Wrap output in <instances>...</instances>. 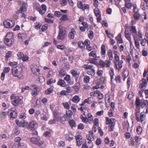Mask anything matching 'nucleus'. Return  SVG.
Returning a JSON list of instances; mask_svg holds the SVG:
<instances>
[{
	"label": "nucleus",
	"mask_w": 148,
	"mask_h": 148,
	"mask_svg": "<svg viewBox=\"0 0 148 148\" xmlns=\"http://www.w3.org/2000/svg\"><path fill=\"white\" fill-rule=\"evenodd\" d=\"M108 54L109 60H112L113 59V57L112 53V51L111 49H109L108 51Z\"/></svg>",
	"instance_id": "36"
},
{
	"label": "nucleus",
	"mask_w": 148,
	"mask_h": 148,
	"mask_svg": "<svg viewBox=\"0 0 148 148\" xmlns=\"http://www.w3.org/2000/svg\"><path fill=\"white\" fill-rule=\"evenodd\" d=\"M57 84L62 87H64L66 86V82L64 81V80H62V79H59V81L57 83Z\"/></svg>",
	"instance_id": "28"
},
{
	"label": "nucleus",
	"mask_w": 148,
	"mask_h": 148,
	"mask_svg": "<svg viewBox=\"0 0 148 148\" xmlns=\"http://www.w3.org/2000/svg\"><path fill=\"white\" fill-rule=\"evenodd\" d=\"M54 14L57 17H60L61 16L62 13L60 12L56 11L55 12Z\"/></svg>",
	"instance_id": "60"
},
{
	"label": "nucleus",
	"mask_w": 148,
	"mask_h": 148,
	"mask_svg": "<svg viewBox=\"0 0 148 148\" xmlns=\"http://www.w3.org/2000/svg\"><path fill=\"white\" fill-rule=\"evenodd\" d=\"M109 73L110 76L111 81L112 82V80L113 79V76L114 75V70L112 68H111L110 69L109 71Z\"/></svg>",
	"instance_id": "34"
},
{
	"label": "nucleus",
	"mask_w": 148,
	"mask_h": 148,
	"mask_svg": "<svg viewBox=\"0 0 148 148\" xmlns=\"http://www.w3.org/2000/svg\"><path fill=\"white\" fill-rule=\"evenodd\" d=\"M102 142V141L100 138H97L95 141V143L96 145H100Z\"/></svg>",
	"instance_id": "63"
},
{
	"label": "nucleus",
	"mask_w": 148,
	"mask_h": 148,
	"mask_svg": "<svg viewBox=\"0 0 148 148\" xmlns=\"http://www.w3.org/2000/svg\"><path fill=\"white\" fill-rule=\"evenodd\" d=\"M133 16L135 21H137L140 18L141 16L139 13H136L134 14Z\"/></svg>",
	"instance_id": "38"
},
{
	"label": "nucleus",
	"mask_w": 148,
	"mask_h": 148,
	"mask_svg": "<svg viewBox=\"0 0 148 148\" xmlns=\"http://www.w3.org/2000/svg\"><path fill=\"white\" fill-rule=\"evenodd\" d=\"M129 74V71L128 69H126L124 70L123 72V75L125 79L127 77Z\"/></svg>",
	"instance_id": "41"
},
{
	"label": "nucleus",
	"mask_w": 148,
	"mask_h": 148,
	"mask_svg": "<svg viewBox=\"0 0 148 148\" xmlns=\"http://www.w3.org/2000/svg\"><path fill=\"white\" fill-rule=\"evenodd\" d=\"M22 71L21 68L17 69L14 68L12 69V73L14 77L20 78L23 76Z\"/></svg>",
	"instance_id": "6"
},
{
	"label": "nucleus",
	"mask_w": 148,
	"mask_h": 148,
	"mask_svg": "<svg viewBox=\"0 0 148 148\" xmlns=\"http://www.w3.org/2000/svg\"><path fill=\"white\" fill-rule=\"evenodd\" d=\"M106 125L115 124L116 120L112 118L110 119L108 117H106Z\"/></svg>",
	"instance_id": "19"
},
{
	"label": "nucleus",
	"mask_w": 148,
	"mask_h": 148,
	"mask_svg": "<svg viewBox=\"0 0 148 148\" xmlns=\"http://www.w3.org/2000/svg\"><path fill=\"white\" fill-rule=\"evenodd\" d=\"M77 6L78 8L84 11L86 9H89V6L88 5L83 4L82 1H78L77 3Z\"/></svg>",
	"instance_id": "12"
},
{
	"label": "nucleus",
	"mask_w": 148,
	"mask_h": 148,
	"mask_svg": "<svg viewBox=\"0 0 148 148\" xmlns=\"http://www.w3.org/2000/svg\"><path fill=\"white\" fill-rule=\"evenodd\" d=\"M66 114L68 117H69L72 115L73 112L71 110H68L66 111Z\"/></svg>",
	"instance_id": "51"
},
{
	"label": "nucleus",
	"mask_w": 148,
	"mask_h": 148,
	"mask_svg": "<svg viewBox=\"0 0 148 148\" xmlns=\"http://www.w3.org/2000/svg\"><path fill=\"white\" fill-rule=\"evenodd\" d=\"M94 12L95 15L97 17V21L98 22H99L101 20V14L99 9L96 8L94 11Z\"/></svg>",
	"instance_id": "17"
},
{
	"label": "nucleus",
	"mask_w": 148,
	"mask_h": 148,
	"mask_svg": "<svg viewBox=\"0 0 148 148\" xmlns=\"http://www.w3.org/2000/svg\"><path fill=\"white\" fill-rule=\"evenodd\" d=\"M59 73L60 75L62 77L65 76L66 73V71L63 69H61Z\"/></svg>",
	"instance_id": "52"
},
{
	"label": "nucleus",
	"mask_w": 148,
	"mask_h": 148,
	"mask_svg": "<svg viewBox=\"0 0 148 148\" xmlns=\"http://www.w3.org/2000/svg\"><path fill=\"white\" fill-rule=\"evenodd\" d=\"M77 44L79 46L82 48H83L85 46L84 43L83 42H82L81 41H79L78 42Z\"/></svg>",
	"instance_id": "59"
},
{
	"label": "nucleus",
	"mask_w": 148,
	"mask_h": 148,
	"mask_svg": "<svg viewBox=\"0 0 148 148\" xmlns=\"http://www.w3.org/2000/svg\"><path fill=\"white\" fill-rule=\"evenodd\" d=\"M138 36L139 37L138 39L139 40H142L143 38H142V33L141 31L140 30H139L138 32Z\"/></svg>",
	"instance_id": "58"
},
{
	"label": "nucleus",
	"mask_w": 148,
	"mask_h": 148,
	"mask_svg": "<svg viewBox=\"0 0 148 148\" xmlns=\"http://www.w3.org/2000/svg\"><path fill=\"white\" fill-rule=\"evenodd\" d=\"M83 67L84 69H86L92 70L93 69H95L94 66L92 65L84 64L83 65Z\"/></svg>",
	"instance_id": "24"
},
{
	"label": "nucleus",
	"mask_w": 148,
	"mask_h": 148,
	"mask_svg": "<svg viewBox=\"0 0 148 148\" xmlns=\"http://www.w3.org/2000/svg\"><path fill=\"white\" fill-rule=\"evenodd\" d=\"M142 83L140 84V87L141 88L146 86L147 84V82L146 79H143L142 80Z\"/></svg>",
	"instance_id": "39"
},
{
	"label": "nucleus",
	"mask_w": 148,
	"mask_h": 148,
	"mask_svg": "<svg viewBox=\"0 0 148 148\" xmlns=\"http://www.w3.org/2000/svg\"><path fill=\"white\" fill-rule=\"evenodd\" d=\"M139 110H138V111H136L135 113L136 119L138 121H141V122H143L145 119V113L144 112H142L140 114V118L139 115L138 113L139 112Z\"/></svg>",
	"instance_id": "7"
},
{
	"label": "nucleus",
	"mask_w": 148,
	"mask_h": 148,
	"mask_svg": "<svg viewBox=\"0 0 148 148\" xmlns=\"http://www.w3.org/2000/svg\"><path fill=\"white\" fill-rule=\"evenodd\" d=\"M30 141L32 143L40 147H42L45 144V142L41 140L39 137H32L30 138Z\"/></svg>",
	"instance_id": "4"
},
{
	"label": "nucleus",
	"mask_w": 148,
	"mask_h": 148,
	"mask_svg": "<svg viewBox=\"0 0 148 148\" xmlns=\"http://www.w3.org/2000/svg\"><path fill=\"white\" fill-rule=\"evenodd\" d=\"M53 86H51L50 88H48L45 91V93L47 94H49L52 92L53 91Z\"/></svg>",
	"instance_id": "42"
},
{
	"label": "nucleus",
	"mask_w": 148,
	"mask_h": 148,
	"mask_svg": "<svg viewBox=\"0 0 148 148\" xmlns=\"http://www.w3.org/2000/svg\"><path fill=\"white\" fill-rule=\"evenodd\" d=\"M12 52L10 51H8L6 54L5 58V60H7L9 58H10L12 56Z\"/></svg>",
	"instance_id": "45"
},
{
	"label": "nucleus",
	"mask_w": 148,
	"mask_h": 148,
	"mask_svg": "<svg viewBox=\"0 0 148 148\" xmlns=\"http://www.w3.org/2000/svg\"><path fill=\"white\" fill-rule=\"evenodd\" d=\"M136 131L138 134H140L142 132V129L140 126H138L137 127Z\"/></svg>",
	"instance_id": "54"
},
{
	"label": "nucleus",
	"mask_w": 148,
	"mask_h": 148,
	"mask_svg": "<svg viewBox=\"0 0 148 148\" xmlns=\"http://www.w3.org/2000/svg\"><path fill=\"white\" fill-rule=\"evenodd\" d=\"M132 6V4L128 2H125V6L127 8L130 9Z\"/></svg>",
	"instance_id": "64"
},
{
	"label": "nucleus",
	"mask_w": 148,
	"mask_h": 148,
	"mask_svg": "<svg viewBox=\"0 0 148 148\" xmlns=\"http://www.w3.org/2000/svg\"><path fill=\"white\" fill-rule=\"evenodd\" d=\"M3 23L6 28L12 27L14 26L15 24L14 22L13 21L8 19L4 20Z\"/></svg>",
	"instance_id": "9"
},
{
	"label": "nucleus",
	"mask_w": 148,
	"mask_h": 148,
	"mask_svg": "<svg viewBox=\"0 0 148 148\" xmlns=\"http://www.w3.org/2000/svg\"><path fill=\"white\" fill-rule=\"evenodd\" d=\"M37 123L35 121H33L29 123V128L30 130H35L38 127Z\"/></svg>",
	"instance_id": "18"
},
{
	"label": "nucleus",
	"mask_w": 148,
	"mask_h": 148,
	"mask_svg": "<svg viewBox=\"0 0 148 148\" xmlns=\"http://www.w3.org/2000/svg\"><path fill=\"white\" fill-rule=\"evenodd\" d=\"M63 105L64 107L66 109H69L70 108V106L67 102H65L63 103Z\"/></svg>",
	"instance_id": "57"
},
{
	"label": "nucleus",
	"mask_w": 148,
	"mask_h": 148,
	"mask_svg": "<svg viewBox=\"0 0 148 148\" xmlns=\"http://www.w3.org/2000/svg\"><path fill=\"white\" fill-rule=\"evenodd\" d=\"M72 101L74 103H77L80 100L79 97L77 95H75L72 99Z\"/></svg>",
	"instance_id": "33"
},
{
	"label": "nucleus",
	"mask_w": 148,
	"mask_h": 148,
	"mask_svg": "<svg viewBox=\"0 0 148 148\" xmlns=\"http://www.w3.org/2000/svg\"><path fill=\"white\" fill-rule=\"evenodd\" d=\"M80 87V84L78 82L76 83L75 85L73 86L75 91H78L79 90Z\"/></svg>",
	"instance_id": "43"
},
{
	"label": "nucleus",
	"mask_w": 148,
	"mask_h": 148,
	"mask_svg": "<svg viewBox=\"0 0 148 148\" xmlns=\"http://www.w3.org/2000/svg\"><path fill=\"white\" fill-rule=\"evenodd\" d=\"M76 141V145L78 147H80L83 143L82 136L79 134L75 136Z\"/></svg>",
	"instance_id": "14"
},
{
	"label": "nucleus",
	"mask_w": 148,
	"mask_h": 148,
	"mask_svg": "<svg viewBox=\"0 0 148 148\" xmlns=\"http://www.w3.org/2000/svg\"><path fill=\"white\" fill-rule=\"evenodd\" d=\"M4 42L7 45L11 46L14 42L13 35L12 33L8 32L5 36Z\"/></svg>",
	"instance_id": "2"
},
{
	"label": "nucleus",
	"mask_w": 148,
	"mask_h": 148,
	"mask_svg": "<svg viewBox=\"0 0 148 148\" xmlns=\"http://www.w3.org/2000/svg\"><path fill=\"white\" fill-rule=\"evenodd\" d=\"M93 99V98H92L91 97H88L87 99L84 100L85 102H86V103L88 104H90L91 103Z\"/></svg>",
	"instance_id": "50"
},
{
	"label": "nucleus",
	"mask_w": 148,
	"mask_h": 148,
	"mask_svg": "<svg viewBox=\"0 0 148 148\" xmlns=\"http://www.w3.org/2000/svg\"><path fill=\"white\" fill-rule=\"evenodd\" d=\"M69 123L71 128L76 127V123L73 119H70L69 121Z\"/></svg>",
	"instance_id": "26"
},
{
	"label": "nucleus",
	"mask_w": 148,
	"mask_h": 148,
	"mask_svg": "<svg viewBox=\"0 0 148 148\" xmlns=\"http://www.w3.org/2000/svg\"><path fill=\"white\" fill-rule=\"evenodd\" d=\"M106 50L105 49V46L103 45H102L101 46V55L103 56V57L104 58H105V55L106 54Z\"/></svg>",
	"instance_id": "27"
},
{
	"label": "nucleus",
	"mask_w": 148,
	"mask_h": 148,
	"mask_svg": "<svg viewBox=\"0 0 148 148\" xmlns=\"http://www.w3.org/2000/svg\"><path fill=\"white\" fill-rule=\"evenodd\" d=\"M115 38L117 41V42L119 43H121L123 42V40L121 38V33H120L117 37Z\"/></svg>",
	"instance_id": "31"
},
{
	"label": "nucleus",
	"mask_w": 148,
	"mask_h": 148,
	"mask_svg": "<svg viewBox=\"0 0 148 148\" xmlns=\"http://www.w3.org/2000/svg\"><path fill=\"white\" fill-rule=\"evenodd\" d=\"M21 140V138L20 137H18L16 138L14 140V141L18 143V145L19 146H20L21 145L20 144V141Z\"/></svg>",
	"instance_id": "53"
},
{
	"label": "nucleus",
	"mask_w": 148,
	"mask_h": 148,
	"mask_svg": "<svg viewBox=\"0 0 148 148\" xmlns=\"http://www.w3.org/2000/svg\"><path fill=\"white\" fill-rule=\"evenodd\" d=\"M60 19L61 21H66L69 20L67 15L64 14L60 17Z\"/></svg>",
	"instance_id": "46"
},
{
	"label": "nucleus",
	"mask_w": 148,
	"mask_h": 148,
	"mask_svg": "<svg viewBox=\"0 0 148 148\" xmlns=\"http://www.w3.org/2000/svg\"><path fill=\"white\" fill-rule=\"evenodd\" d=\"M36 9L40 14H43L46 12L47 7L45 5L42 4L41 5V7H37Z\"/></svg>",
	"instance_id": "16"
},
{
	"label": "nucleus",
	"mask_w": 148,
	"mask_h": 148,
	"mask_svg": "<svg viewBox=\"0 0 148 148\" xmlns=\"http://www.w3.org/2000/svg\"><path fill=\"white\" fill-rule=\"evenodd\" d=\"M65 138L66 140L70 141L73 139V137H70L69 135H66Z\"/></svg>",
	"instance_id": "61"
},
{
	"label": "nucleus",
	"mask_w": 148,
	"mask_h": 148,
	"mask_svg": "<svg viewBox=\"0 0 148 148\" xmlns=\"http://www.w3.org/2000/svg\"><path fill=\"white\" fill-rule=\"evenodd\" d=\"M30 89L32 91L31 92V94L33 97H35L38 94L39 90L36 86L35 85L31 86Z\"/></svg>",
	"instance_id": "10"
},
{
	"label": "nucleus",
	"mask_w": 148,
	"mask_h": 148,
	"mask_svg": "<svg viewBox=\"0 0 148 148\" xmlns=\"http://www.w3.org/2000/svg\"><path fill=\"white\" fill-rule=\"evenodd\" d=\"M123 62L122 60H121L120 61L114 62V64L115 66L116 69L118 71H119L122 67V63Z\"/></svg>",
	"instance_id": "20"
},
{
	"label": "nucleus",
	"mask_w": 148,
	"mask_h": 148,
	"mask_svg": "<svg viewBox=\"0 0 148 148\" xmlns=\"http://www.w3.org/2000/svg\"><path fill=\"white\" fill-rule=\"evenodd\" d=\"M56 81V80L55 79H51L47 81V83L48 85H50L53 83H54Z\"/></svg>",
	"instance_id": "55"
},
{
	"label": "nucleus",
	"mask_w": 148,
	"mask_h": 148,
	"mask_svg": "<svg viewBox=\"0 0 148 148\" xmlns=\"http://www.w3.org/2000/svg\"><path fill=\"white\" fill-rule=\"evenodd\" d=\"M18 38L22 40L24 39L26 37V34L23 33H18Z\"/></svg>",
	"instance_id": "44"
},
{
	"label": "nucleus",
	"mask_w": 148,
	"mask_h": 148,
	"mask_svg": "<svg viewBox=\"0 0 148 148\" xmlns=\"http://www.w3.org/2000/svg\"><path fill=\"white\" fill-rule=\"evenodd\" d=\"M36 66H34L33 65H31V67L32 71L34 73H36L37 72H39L40 70L38 67H35Z\"/></svg>",
	"instance_id": "25"
},
{
	"label": "nucleus",
	"mask_w": 148,
	"mask_h": 148,
	"mask_svg": "<svg viewBox=\"0 0 148 148\" xmlns=\"http://www.w3.org/2000/svg\"><path fill=\"white\" fill-rule=\"evenodd\" d=\"M27 6L28 5L27 3L23 2L22 4L21 8L23 12H25L26 11Z\"/></svg>",
	"instance_id": "32"
},
{
	"label": "nucleus",
	"mask_w": 148,
	"mask_h": 148,
	"mask_svg": "<svg viewBox=\"0 0 148 148\" xmlns=\"http://www.w3.org/2000/svg\"><path fill=\"white\" fill-rule=\"evenodd\" d=\"M133 36L134 40L135 46L137 47V48L138 49H139L140 48L139 42L138 41V40L136 39V37H135V36L133 35Z\"/></svg>",
	"instance_id": "37"
},
{
	"label": "nucleus",
	"mask_w": 148,
	"mask_h": 148,
	"mask_svg": "<svg viewBox=\"0 0 148 148\" xmlns=\"http://www.w3.org/2000/svg\"><path fill=\"white\" fill-rule=\"evenodd\" d=\"M10 99L12 101V104L15 106L22 104L23 103V98L22 96H15L14 94H12L11 95Z\"/></svg>",
	"instance_id": "1"
},
{
	"label": "nucleus",
	"mask_w": 148,
	"mask_h": 148,
	"mask_svg": "<svg viewBox=\"0 0 148 148\" xmlns=\"http://www.w3.org/2000/svg\"><path fill=\"white\" fill-rule=\"evenodd\" d=\"M16 123L18 126L19 127H24L26 126L28 124V122L23 119L20 122L18 120H16Z\"/></svg>",
	"instance_id": "15"
},
{
	"label": "nucleus",
	"mask_w": 148,
	"mask_h": 148,
	"mask_svg": "<svg viewBox=\"0 0 148 148\" xmlns=\"http://www.w3.org/2000/svg\"><path fill=\"white\" fill-rule=\"evenodd\" d=\"M87 118L85 116L84 118L82 120V121L85 123H87L88 122L91 123L93 119L92 116L90 113H88L87 115Z\"/></svg>",
	"instance_id": "13"
},
{
	"label": "nucleus",
	"mask_w": 148,
	"mask_h": 148,
	"mask_svg": "<svg viewBox=\"0 0 148 148\" xmlns=\"http://www.w3.org/2000/svg\"><path fill=\"white\" fill-rule=\"evenodd\" d=\"M90 80V77L88 76H84V77L83 79V81L84 83H88L89 82Z\"/></svg>",
	"instance_id": "49"
},
{
	"label": "nucleus",
	"mask_w": 148,
	"mask_h": 148,
	"mask_svg": "<svg viewBox=\"0 0 148 148\" xmlns=\"http://www.w3.org/2000/svg\"><path fill=\"white\" fill-rule=\"evenodd\" d=\"M130 28V31L133 34V35H136V31L135 27L134 26H131L129 27Z\"/></svg>",
	"instance_id": "30"
},
{
	"label": "nucleus",
	"mask_w": 148,
	"mask_h": 148,
	"mask_svg": "<svg viewBox=\"0 0 148 148\" xmlns=\"http://www.w3.org/2000/svg\"><path fill=\"white\" fill-rule=\"evenodd\" d=\"M8 113V114L10 115V118L13 119L15 118L17 115L15 108H12L9 110Z\"/></svg>",
	"instance_id": "11"
},
{
	"label": "nucleus",
	"mask_w": 148,
	"mask_h": 148,
	"mask_svg": "<svg viewBox=\"0 0 148 148\" xmlns=\"http://www.w3.org/2000/svg\"><path fill=\"white\" fill-rule=\"evenodd\" d=\"M125 37L129 41L130 44H132V42L131 40V34H129V32L127 31L126 29L125 31Z\"/></svg>",
	"instance_id": "22"
},
{
	"label": "nucleus",
	"mask_w": 148,
	"mask_h": 148,
	"mask_svg": "<svg viewBox=\"0 0 148 148\" xmlns=\"http://www.w3.org/2000/svg\"><path fill=\"white\" fill-rule=\"evenodd\" d=\"M59 33L57 36V38L59 39L63 40L66 36V32L65 28L61 25L59 26Z\"/></svg>",
	"instance_id": "5"
},
{
	"label": "nucleus",
	"mask_w": 148,
	"mask_h": 148,
	"mask_svg": "<svg viewBox=\"0 0 148 148\" xmlns=\"http://www.w3.org/2000/svg\"><path fill=\"white\" fill-rule=\"evenodd\" d=\"M64 80L66 81L68 84H71V76L69 75H66V76L64 78Z\"/></svg>",
	"instance_id": "29"
},
{
	"label": "nucleus",
	"mask_w": 148,
	"mask_h": 148,
	"mask_svg": "<svg viewBox=\"0 0 148 148\" xmlns=\"http://www.w3.org/2000/svg\"><path fill=\"white\" fill-rule=\"evenodd\" d=\"M99 63L100 65L102 68H108L110 67L111 62L110 60H106L105 62L102 60H100Z\"/></svg>",
	"instance_id": "8"
},
{
	"label": "nucleus",
	"mask_w": 148,
	"mask_h": 148,
	"mask_svg": "<svg viewBox=\"0 0 148 148\" xmlns=\"http://www.w3.org/2000/svg\"><path fill=\"white\" fill-rule=\"evenodd\" d=\"M71 73L73 76L74 77H75L78 75L80 74V72L79 71H77L74 69H73L71 71Z\"/></svg>",
	"instance_id": "35"
},
{
	"label": "nucleus",
	"mask_w": 148,
	"mask_h": 148,
	"mask_svg": "<svg viewBox=\"0 0 148 148\" xmlns=\"http://www.w3.org/2000/svg\"><path fill=\"white\" fill-rule=\"evenodd\" d=\"M136 109L138 110L139 107L142 108L145 107L147 108L148 106V101L144 99L140 100L139 98H137L136 101Z\"/></svg>",
	"instance_id": "3"
},
{
	"label": "nucleus",
	"mask_w": 148,
	"mask_h": 148,
	"mask_svg": "<svg viewBox=\"0 0 148 148\" xmlns=\"http://www.w3.org/2000/svg\"><path fill=\"white\" fill-rule=\"evenodd\" d=\"M86 73L92 76H94L95 74V70L93 69L92 70L88 71L86 72Z\"/></svg>",
	"instance_id": "40"
},
{
	"label": "nucleus",
	"mask_w": 148,
	"mask_h": 148,
	"mask_svg": "<svg viewBox=\"0 0 148 148\" xmlns=\"http://www.w3.org/2000/svg\"><path fill=\"white\" fill-rule=\"evenodd\" d=\"M54 116V118L57 121H59L60 118H61L62 116V114H61L57 113L56 112H54L53 113Z\"/></svg>",
	"instance_id": "23"
},
{
	"label": "nucleus",
	"mask_w": 148,
	"mask_h": 148,
	"mask_svg": "<svg viewBox=\"0 0 148 148\" xmlns=\"http://www.w3.org/2000/svg\"><path fill=\"white\" fill-rule=\"evenodd\" d=\"M86 137L88 140L91 142L93 140L94 138L92 135H87Z\"/></svg>",
	"instance_id": "56"
},
{
	"label": "nucleus",
	"mask_w": 148,
	"mask_h": 148,
	"mask_svg": "<svg viewBox=\"0 0 148 148\" xmlns=\"http://www.w3.org/2000/svg\"><path fill=\"white\" fill-rule=\"evenodd\" d=\"M60 3L62 6L66 5L67 4V0H60Z\"/></svg>",
	"instance_id": "48"
},
{
	"label": "nucleus",
	"mask_w": 148,
	"mask_h": 148,
	"mask_svg": "<svg viewBox=\"0 0 148 148\" xmlns=\"http://www.w3.org/2000/svg\"><path fill=\"white\" fill-rule=\"evenodd\" d=\"M76 33V32L75 29L72 28L71 30V32L69 34L68 36L69 39H73L74 37L75 34Z\"/></svg>",
	"instance_id": "21"
},
{
	"label": "nucleus",
	"mask_w": 148,
	"mask_h": 148,
	"mask_svg": "<svg viewBox=\"0 0 148 148\" xmlns=\"http://www.w3.org/2000/svg\"><path fill=\"white\" fill-rule=\"evenodd\" d=\"M89 56L90 57H92L93 58H95L97 56L96 52L95 51H91L89 54Z\"/></svg>",
	"instance_id": "47"
},
{
	"label": "nucleus",
	"mask_w": 148,
	"mask_h": 148,
	"mask_svg": "<svg viewBox=\"0 0 148 148\" xmlns=\"http://www.w3.org/2000/svg\"><path fill=\"white\" fill-rule=\"evenodd\" d=\"M56 123V120L54 118L52 120H50L48 122V123L49 125H52L55 124Z\"/></svg>",
	"instance_id": "62"
}]
</instances>
